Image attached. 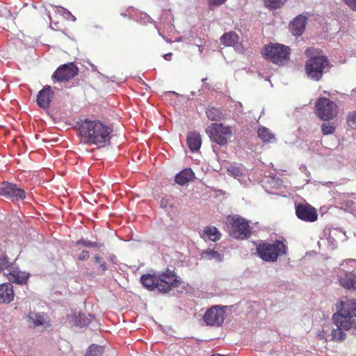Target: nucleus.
<instances>
[{"mask_svg": "<svg viewBox=\"0 0 356 356\" xmlns=\"http://www.w3.org/2000/svg\"><path fill=\"white\" fill-rule=\"evenodd\" d=\"M102 247H104V243L90 241V248H102Z\"/></svg>", "mask_w": 356, "mask_h": 356, "instance_id": "obj_40", "label": "nucleus"}, {"mask_svg": "<svg viewBox=\"0 0 356 356\" xmlns=\"http://www.w3.org/2000/svg\"><path fill=\"white\" fill-rule=\"evenodd\" d=\"M213 152H215L217 154L216 150L214 147H213Z\"/></svg>", "mask_w": 356, "mask_h": 356, "instance_id": "obj_50", "label": "nucleus"}, {"mask_svg": "<svg viewBox=\"0 0 356 356\" xmlns=\"http://www.w3.org/2000/svg\"><path fill=\"white\" fill-rule=\"evenodd\" d=\"M13 264L10 263L8 258L6 255H1L0 257V273L5 269L9 271V268H13Z\"/></svg>", "mask_w": 356, "mask_h": 356, "instance_id": "obj_33", "label": "nucleus"}, {"mask_svg": "<svg viewBox=\"0 0 356 356\" xmlns=\"http://www.w3.org/2000/svg\"><path fill=\"white\" fill-rule=\"evenodd\" d=\"M28 318L35 326H45L46 325L44 314H41L40 313L31 311L29 313Z\"/></svg>", "mask_w": 356, "mask_h": 356, "instance_id": "obj_27", "label": "nucleus"}, {"mask_svg": "<svg viewBox=\"0 0 356 356\" xmlns=\"http://www.w3.org/2000/svg\"><path fill=\"white\" fill-rule=\"evenodd\" d=\"M222 44L227 47H234L238 43V35L234 31L224 33L220 38Z\"/></svg>", "mask_w": 356, "mask_h": 356, "instance_id": "obj_23", "label": "nucleus"}, {"mask_svg": "<svg viewBox=\"0 0 356 356\" xmlns=\"http://www.w3.org/2000/svg\"><path fill=\"white\" fill-rule=\"evenodd\" d=\"M206 113L209 120L211 121H220L224 118L222 111L215 107L208 108Z\"/></svg>", "mask_w": 356, "mask_h": 356, "instance_id": "obj_25", "label": "nucleus"}, {"mask_svg": "<svg viewBox=\"0 0 356 356\" xmlns=\"http://www.w3.org/2000/svg\"><path fill=\"white\" fill-rule=\"evenodd\" d=\"M227 0H209V6L211 8L213 6H220L223 4Z\"/></svg>", "mask_w": 356, "mask_h": 356, "instance_id": "obj_37", "label": "nucleus"}, {"mask_svg": "<svg viewBox=\"0 0 356 356\" xmlns=\"http://www.w3.org/2000/svg\"><path fill=\"white\" fill-rule=\"evenodd\" d=\"M172 53H168V54H166L165 55H163V58L165 59V60H168L169 59V57H171L172 56Z\"/></svg>", "mask_w": 356, "mask_h": 356, "instance_id": "obj_46", "label": "nucleus"}, {"mask_svg": "<svg viewBox=\"0 0 356 356\" xmlns=\"http://www.w3.org/2000/svg\"><path fill=\"white\" fill-rule=\"evenodd\" d=\"M287 0H266L265 3L270 10H275L282 6Z\"/></svg>", "mask_w": 356, "mask_h": 356, "instance_id": "obj_32", "label": "nucleus"}, {"mask_svg": "<svg viewBox=\"0 0 356 356\" xmlns=\"http://www.w3.org/2000/svg\"><path fill=\"white\" fill-rule=\"evenodd\" d=\"M14 299L13 286L7 282L0 284V303L8 304Z\"/></svg>", "mask_w": 356, "mask_h": 356, "instance_id": "obj_20", "label": "nucleus"}, {"mask_svg": "<svg viewBox=\"0 0 356 356\" xmlns=\"http://www.w3.org/2000/svg\"><path fill=\"white\" fill-rule=\"evenodd\" d=\"M92 317L93 316L91 314L86 315L81 312H74L72 314L68 315L67 319L72 325L81 327L90 324Z\"/></svg>", "mask_w": 356, "mask_h": 356, "instance_id": "obj_17", "label": "nucleus"}, {"mask_svg": "<svg viewBox=\"0 0 356 356\" xmlns=\"http://www.w3.org/2000/svg\"><path fill=\"white\" fill-rule=\"evenodd\" d=\"M186 140L188 147L191 152H196L200 149L202 145V138L198 132H189Z\"/></svg>", "mask_w": 356, "mask_h": 356, "instance_id": "obj_22", "label": "nucleus"}, {"mask_svg": "<svg viewBox=\"0 0 356 356\" xmlns=\"http://www.w3.org/2000/svg\"><path fill=\"white\" fill-rule=\"evenodd\" d=\"M206 132L211 140L220 146L226 145L227 140L232 136V130L230 127H225L222 123H213L207 129Z\"/></svg>", "mask_w": 356, "mask_h": 356, "instance_id": "obj_7", "label": "nucleus"}, {"mask_svg": "<svg viewBox=\"0 0 356 356\" xmlns=\"http://www.w3.org/2000/svg\"><path fill=\"white\" fill-rule=\"evenodd\" d=\"M227 171L229 175L234 177H240L243 174V170L241 165H238L236 163L230 164L227 168Z\"/></svg>", "mask_w": 356, "mask_h": 356, "instance_id": "obj_30", "label": "nucleus"}, {"mask_svg": "<svg viewBox=\"0 0 356 356\" xmlns=\"http://www.w3.org/2000/svg\"><path fill=\"white\" fill-rule=\"evenodd\" d=\"M103 353V346L92 344L88 348L85 356H102Z\"/></svg>", "mask_w": 356, "mask_h": 356, "instance_id": "obj_31", "label": "nucleus"}, {"mask_svg": "<svg viewBox=\"0 0 356 356\" xmlns=\"http://www.w3.org/2000/svg\"><path fill=\"white\" fill-rule=\"evenodd\" d=\"M316 115L322 120L329 121L337 113V104L326 97H320L316 102Z\"/></svg>", "mask_w": 356, "mask_h": 356, "instance_id": "obj_8", "label": "nucleus"}, {"mask_svg": "<svg viewBox=\"0 0 356 356\" xmlns=\"http://www.w3.org/2000/svg\"><path fill=\"white\" fill-rule=\"evenodd\" d=\"M172 92V93H173V94L177 95V93H176L175 91H172V92Z\"/></svg>", "mask_w": 356, "mask_h": 356, "instance_id": "obj_52", "label": "nucleus"}, {"mask_svg": "<svg viewBox=\"0 0 356 356\" xmlns=\"http://www.w3.org/2000/svg\"><path fill=\"white\" fill-rule=\"evenodd\" d=\"M316 49H307L305 54L309 58L305 66L307 76L315 81L321 79L324 73L330 70V61L325 56L316 55Z\"/></svg>", "mask_w": 356, "mask_h": 356, "instance_id": "obj_3", "label": "nucleus"}, {"mask_svg": "<svg viewBox=\"0 0 356 356\" xmlns=\"http://www.w3.org/2000/svg\"><path fill=\"white\" fill-rule=\"evenodd\" d=\"M286 250L287 247L279 240H277L275 243H261L257 247L258 256L262 260L268 262L276 261L279 256L286 253Z\"/></svg>", "mask_w": 356, "mask_h": 356, "instance_id": "obj_5", "label": "nucleus"}, {"mask_svg": "<svg viewBox=\"0 0 356 356\" xmlns=\"http://www.w3.org/2000/svg\"><path fill=\"white\" fill-rule=\"evenodd\" d=\"M346 122L350 128L356 129V111H352L348 113Z\"/></svg>", "mask_w": 356, "mask_h": 356, "instance_id": "obj_34", "label": "nucleus"}, {"mask_svg": "<svg viewBox=\"0 0 356 356\" xmlns=\"http://www.w3.org/2000/svg\"><path fill=\"white\" fill-rule=\"evenodd\" d=\"M53 96L54 92L51 90V87L50 86H45L39 91L37 95L38 105L42 108H48Z\"/></svg>", "mask_w": 356, "mask_h": 356, "instance_id": "obj_15", "label": "nucleus"}, {"mask_svg": "<svg viewBox=\"0 0 356 356\" xmlns=\"http://www.w3.org/2000/svg\"><path fill=\"white\" fill-rule=\"evenodd\" d=\"M206 80H207V78H204V79H202V82H205V81H206Z\"/></svg>", "mask_w": 356, "mask_h": 356, "instance_id": "obj_49", "label": "nucleus"}, {"mask_svg": "<svg viewBox=\"0 0 356 356\" xmlns=\"http://www.w3.org/2000/svg\"><path fill=\"white\" fill-rule=\"evenodd\" d=\"M332 320L345 330H352V333L356 334V300L341 301L337 305V312L333 314Z\"/></svg>", "mask_w": 356, "mask_h": 356, "instance_id": "obj_2", "label": "nucleus"}, {"mask_svg": "<svg viewBox=\"0 0 356 356\" xmlns=\"http://www.w3.org/2000/svg\"><path fill=\"white\" fill-rule=\"evenodd\" d=\"M6 275L10 282L21 285L26 284L29 277V273L15 269L14 266L11 269L9 268V273Z\"/></svg>", "mask_w": 356, "mask_h": 356, "instance_id": "obj_19", "label": "nucleus"}, {"mask_svg": "<svg viewBox=\"0 0 356 356\" xmlns=\"http://www.w3.org/2000/svg\"><path fill=\"white\" fill-rule=\"evenodd\" d=\"M296 214L298 219L309 222H314L318 218L316 209L309 204H296Z\"/></svg>", "mask_w": 356, "mask_h": 356, "instance_id": "obj_13", "label": "nucleus"}, {"mask_svg": "<svg viewBox=\"0 0 356 356\" xmlns=\"http://www.w3.org/2000/svg\"><path fill=\"white\" fill-rule=\"evenodd\" d=\"M202 257L207 260H215L217 262H221L223 260V256L218 251L208 249L202 252Z\"/></svg>", "mask_w": 356, "mask_h": 356, "instance_id": "obj_26", "label": "nucleus"}, {"mask_svg": "<svg viewBox=\"0 0 356 356\" xmlns=\"http://www.w3.org/2000/svg\"><path fill=\"white\" fill-rule=\"evenodd\" d=\"M0 195L12 202H17L26 198V192L16 184L3 181L0 186Z\"/></svg>", "mask_w": 356, "mask_h": 356, "instance_id": "obj_10", "label": "nucleus"}, {"mask_svg": "<svg viewBox=\"0 0 356 356\" xmlns=\"http://www.w3.org/2000/svg\"><path fill=\"white\" fill-rule=\"evenodd\" d=\"M81 245L82 246L86 248H90V241L81 238V239L76 241V245Z\"/></svg>", "mask_w": 356, "mask_h": 356, "instance_id": "obj_38", "label": "nucleus"}, {"mask_svg": "<svg viewBox=\"0 0 356 356\" xmlns=\"http://www.w3.org/2000/svg\"><path fill=\"white\" fill-rule=\"evenodd\" d=\"M90 257L89 251L88 250H82L81 252L78 256L79 261H86Z\"/></svg>", "mask_w": 356, "mask_h": 356, "instance_id": "obj_36", "label": "nucleus"}, {"mask_svg": "<svg viewBox=\"0 0 356 356\" xmlns=\"http://www.w3.org/2000/svg\"><path fill=\"white\" fill-rule=\"evenodd\" d=\"M108 259L109 261L113 263V264H118V259H117V257L113 254H111L108 257Z\"/></svg>", "mask_w": 356, "mask_h": 356, "instance_id": "obj_41", "label": "nucleus"}, {"mask_svg": "<svg viewBox=\"0 0 356 356\" xmlns=\"http://www.w3.org/2000/svg\"><path fill=\"white\" fill-rule=\"evenodd\" d=\"M337 328H333L331 332V340L337 341H342L346 339V334L343 331L345 330L342 325H339L337 322H334Z\"/></svg>", "mask_w": 356, "mask_h": 356, "instance_id": "obj_24", "label": "nucleus"}, {"mask_svg": "<svg viewBox=\"0 0 356 356\" xmlns=\"http://www.w3.org/2000/svg\"><path fill=\"white\" fill-rule=\"evenodd\" d=\"M258 136L265 143L271 141L274 139V135L270 133V130L264 127L258 129Z\"/></svg>", "mask_w": 356, "mask_h": 356, "instance_id": "obj_29", "label": "nucleus"}, {"mask_svg": "<svg viewBox=\"0 0 356 356\" xmlns=\"http://www.w3.org/2000/svg\"><path fill=\"white\" fill-rule=\"evenodd\" d=\"M94 262L100 264L102 262H103V259H102V257H99L98 254H96L94 257Z\"/></svg>", "mask_w": 356, "mask_h": 356, "instance_id": "obj_43", "label": "nucleus"}, {"mask_svg": "<svg viewBox=\"0 0 356 356\" xmlns=\"http://www.w3.org/2000/svg\"><path fill=\"white\" fill-rule=\"evenodd\" d=\"M99 268L102 271V273L108 270V265L106 262L103 261L100 264Z\"/></svg>", "mask_w": 356, "mask_h": 356, "instance_id": "obj_42", "label": "nucleus"}, {"mask_svg": "<svg viewBox=\"0 0 356 356\" xmlns=\"http://www.w3.org/2000/svg\"><path fill=\"white\" fill-rule=\"evenodd\" d=\"M339 282L340 285L344 289L356 291V275L352 273L345 272L339 275Z\"/></svg>", "mask_w": 356, "mask_h": 356, "instance_id": "obj_18", "label": "nucleus"}, {"mask_svg": "<svg viewBox=\"0 0 356 356\" xmlns=\"http://www.w3.org/2000/svg\"><path fill=\"white\" fill-rule=\"evenodd\" d=\"M261 54L272 63L282 65L289 60L291 49L284 44L270 43L263 47Z\"/></svg>", "mask_w": 356, "mask_h": 356, "instance_id": "obj_4", "label": "nucleus"}, {"mask_svg": "<svg viewBox=\"0 0 356 356\" xmlns=\"http://www.w3.org/2000/svg\"><path fill=\"white\" fill-rule=\"evenodd\" d=\"M168 200H165V199H162V200H161V207H163V208H166V207H167V206H168Z\"/></svg>", "mask_w": 356, "mask_h": 356, "instance_id": "obj_44", "label": "nucleus"}, {"mask_svg": "<svg viewBox=\"0 0 356 356\" xmlns=\"http://www.w3.org/2000/svg\"><path fill=\"white\" fill-rule=\"evenodd\" d=\"M159 293L165 294L174 288L178 287L182 282L181 278L169 268L158 272Z\"/></svg>", "mask_w": 356, "mask_h": 356, "instance_id": "obj_6", "label": "nucleus"}, {"mask_svg": "<svg viewBox=\"0 0 356 356\" xmlns=\"http://www.w3.org/2000/svg\"><path fill=\"white\" fill-rule=\"evenodd\" d=\"M64 10H65V17L66 18H69V17H70V16H72V13L69 10H67L66 9H65Z\"/></svg>", "mask_w": 356, "mask_h": 356, "instance_id": "obj_45", "label": "nucleus"}, {"mask_svg": "<svg viewBox=\"0 0 356 356\" xmlns=\"http://www.w3.org/2000/svg\"><path fill=\"white\" fill-rule=\"evenodd\" d=\"M204 235L212 241H216L220 238V233L213 226L207 227L204 230Z\"/></svg>", "mask_w": 356, "mask_h": 356, "instance_id": "obj_28", "label": "nucleus"}, {"mask_svg": "<svg viewBox=\"0 0 356 356\" xmlns=\"http://www.w3.org/2000/svg\"><path fill=\"white\" fill-rule=\"evenodd\" d=\"M307 22V17L305 15L300 14L296 17L289 24L291 33L295 36L301 35L305 29Z\"/></svg>", "mask_w": 356, "mask_h": 356, "instance_id": "obj_14", "label": "nucleus"}, {"mask_svg": "<svg viewBox=\"0 0 356 356\" xmlns=\"http://www.w3.org/2000/svg\"><path fill=\"white\" fill-rule=\"evenodd\" d=\"M75 127L84 145H95L102 148L111 143L113 127L99 120L81 119L76 122Z\"/></svg>", "mask_w": 356, "mask_h": 356, "instance_id": "obj_1", "label": "nucleus"}, {"mask_svg": "<svg viewBox=\"0 0 356 356\" xmlns=\"http://www.w3.org/2000/svg\"><path fill=\"white\" fill-rule=\"evenodd\" d=\"M141 284L148 291H153L156 290L159 293L158 272L154 271L152 273L144 274L140 279Z\"/></svg>", "mask_w": 356, "mask_h": 356, "instance_id": "obj_16", "label": "nucleus"}, {"mask_svg": "<svg viewBox=\"0 0 356 356\" xmlns=\"http://www.w3.org/2000/svg\"><path fill=\"white\" fill-rule=\"evenodd\" d=\"M351 95H356V88L353 89V90L351 91Z\"/></svg>", "mask_w": 356, "mask_h": 356, "instance_id": "obj_47", "label": "nucleus"}, {"mask_svg": "<svg viewBox=\"0 0 356 356\" xmlns=\"http://www.w3.org/2000/svg\"><path fill=\"white\" fill-rule=\"evenodd\" d=\"M343 1L352 10L356 11V0H343Z\"/></svg>", "mask_w": 356, "mask_h": 356, "instance_id": "obj_39", "label": "nucleus"}, {"mask_svg": "<svg viewBox=\"0 0 356 356\" xmlns=\"http://www.w3.org/2000/svg\"><path fill=\"white\" fill-rule=\"evenodd\" d=\"M252 228L247 220L238 216L232 218L230 234L238 239H245L250 236Z\"/></svg>", "mask_w": 356, "mask_h": 356, "instance_id": "obj_9", "label": "nucleus"}, {"mask_svg": "<svg viewBox=\"0 0 356 356\" xmlns=\"http://www.w3.org/2000/svg\"><path fill=\"white\" fill-rule=\"evenodd\" d=\"M70 17L72 18V21L76 20V17L74 16H73L72 15V16H70Z\"/></svg>", "mask_w": 356, "mask_h": 356, "instance_id": "obj_48", "label": "nucleus"}, {"mask_svg": "<svg viewBox=\"0 0 356 356\" xmlns=\"http://www.w3.org/2000/svg\"><path fill=\"white\" fill-rule=\"evenodd\" d=\"M78 72L79 69L74 63H69L60 65L54 72L51 78L54 81L65 82L76 76Z\"/></svg>", "mask_w": 356, "mask_h": 356, "instance_id": "obj_11", "label": "nucleus"}, {"mask_svg": "<svg viewBox=\"0 0 356 356\" xmlns=\"http://www.w3.org/2000/svg\"><path fill=\"white\" fill-rule=\"evenodd\" d=\"M335 127L330 122H324L321 124V131L324 135L332 134Z\"/></svg>", "mask_w": 356, "mask_h": 356, "instance_id": "obj_35", "label": "nucleus"}, {"mask_svg": "<svg viewBox=\"0 0 356 356\" xmlns=\"http://www.w3.org/2000/svg\"><path fill=\"white\" fill-rule=\"evenodd\" d=\"M225 318V312L223 308L219 305H215L210 307L205 312L203 319L207 325L220 326Z\"/></svg>", "mask_w": 356, "mask_h": 356, "instance_id": "obj_12", "label": "nucleus"}, {"mask_svg": "<svg viewBox=\"0 0 356 356\" xmlns=\"http://www.w3.org/2000/svg\"><path fill=\"white\" fill-rule=\"evenodd\" d=\"M195 174L191 168H185L181 170L175 176V181L177 184L181 186L187 184L189 181L195 179Z\"/></svg>", "mask_w": 356, "mask_h": 356, "instance_id": "obj_21", "label": "nucleus"}, {"mask_svg": "<svg viewBox=\"0 0 356 356\" xmlns=\"http://www.w3.org/2000/svg\"><path fill=\"white\" fill-rule=\"evenodd\" d=\"M195 92H191V95H195Z\"/></svg>", "mask_w": 356, "mask_h": 356, "instance_id": "obj_51", "label": "nucleus"}]
</instances>
